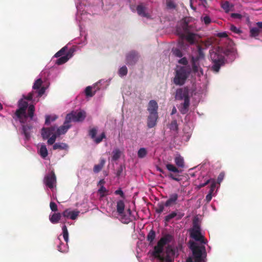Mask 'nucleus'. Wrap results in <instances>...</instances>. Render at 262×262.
<instances>
[{
	"mask_svg": "<svg viewBox=\"0 0 262 262\" xmlns=\"http://www.w3.org/2000/svg\"><path fill=\"white\" fill-rule=\"evenodd\" d=\"M217 36L221 38H226V41L224 46H219L209 51L212 63L211 68L215 72H218L221 67L225 64V56L233 60L235 59L237 54L233 41L228 38V34L226 32L219 33Z\"/></svg>",
	"mask_w": 262,
	"mask_h": 262,
	"instance_id": "nucleus-1",
	"label": "nucleus"
},
{
	"mask_svg": "<svg viewBox=\"0 0 262 262\" xmlns=\"http://www.w3.org/2000/svg\"><path fill=\"white\" fill-rule=\"evenodd\" d=\"M173 240L172 235L166 234L163 236L154 248L153 256L160 262H173L176 249L169 245Z\"/></svg>",
	"mask_w": 262,
	"mask_h": 262,
	"instance_id": "nucleus-2",
	"label": "nucleus"
},
{
	"mask_svg": "<svg viewBox=\"0 0 262 262\" xmlns=\"http://www.w3.org/2000/svg\"><path fill=\"white\" fill-rule=\"evenodd\" d=\"M18 108L13 116L14 119H18L21 124L27 122L28 119L33 120L35 112L34 105L28 106V102L21 99L18 101Z\"/></svg>",
	"mask_w": 262,
	"mask_h": 262,
	"instance_id": "nucleus-3",
	"label": "nucleus"
},
{
	"mask_svg": "<svg viewBox=\"0 0 262 262\" xmlns=\"http://www.w3.org/2000/svg\"><path fill=\"white\" fill-rule=\"evenodd\" d=\"M174 98L176 100H184V102L180 103L178 107L182 114H186L188 112L190 106L189 89L187 87L178 89L176 90Z\"/></svg>",
	"mask_w": 262,
	"mask_h": 262,
	"instance_id": "nucleus-4",
	"label": "nucleus"
},
{
	"mask_svg": "<svg viewBox=\"0 0 262 262\" xmlns=\"http://www.w3.org/2000/svg\"><path fill=\"white\" fill-rule=\"evenodd\" d=\"M190 73V69L188 67H182L176 71L173 82L178 85H183Z\"/></svg>",
	"mask_w": 262,
	"mask_h": 262,
	"instance_id": "nucleus-5",
	"label": "nucleus"
},
{
	"mask_svg": "<svg viewBox=\"0 0 262 262\" xmlns=\"http://www.w3.org/2000/svg\"><path fill=\"white\" fill-rule=\"evenodd\" d=\"M189 248L192 252L194 260L196 262H202L203 252L205 253V247L204 246H200L194 242H189Z\"/></svg>",
	"mask_w": 262,
	"mask_h": 262,
	"instance_id": "nucleus-6",
	"label": "nucleus"
},
{
	"mask_svg": "<svg viewBox=\"0 0 262 262\" xmlns=\"http://www.w3.org/2000/svg\"><path fill=\"white\" fill-rule=\"evenodd\" d=\"M86 117V113L84 111H73L67 115L66 118L67 121L70 123L71 122H82Z\"/></svg>",
	"mask_w": 262,
	"mask_h": 262,
	"instance_id": "nucleus-7",
	"label": "nucleus"
},
{
	"mask_svg": "<svg viewBox=\"0 0 262 262\" xmlns=\"http://www.w3.org/2000/svg\"><path fill=\"white\" fill-rule=\"evenodd\" d=\"M191 26L189 25L187 23L185 22L183 25V28L184 32L187 34L186 35L182 34V37L185 38L191 44L194 42L195 39V34L193 33H190V29Z\"/></svg>",
	"mask_w": 262,
	"mask_h": 262,
	"instance_id": "nucleus-8",
	"label": "nucleus"
},
{
	"mask_svg": "<svg viewBox=\"0 0 262 262\" xmlns=\"http://www.w3.org/2000/svg\"><path fill=\"white\" fill-rule=\"evenodd\" d=\"M136 10L139 16L147 18H150V14L146 4L143 3L139 4L137 6Z\"/></svg>",
	"mask_w": 262,
	"mask_h": 262,
	"instance_id": "nucleus-9",
	"label": "nucleus"
},
{
	"mask_svg": "<svg viewBox=\"0 0 262 262\" xmlns=\"http://www.w3.org/2000/svg\"><path fill=\"white\" fill-rule=\"evenodd\" d=\"M43 182L49 188H53L55 184L56 183V178L55 173L52 171L49 174L46 176L44 178Z\"/></svg>",
	"mask_w": 262,
	"mask_h": 262,
	"instance_id": "nucleus-10",
	"label": "nucleus"
},
{
	"mask_svg": "<svg viewBox=\"0 0 262 262\" xmlns=\"http://www.w3.org/2000/svg\"><path fill=\"white\" fill-rule=\"evenodd\" d=\"M190 236L195 241L200 242L202 244H205L207 241L204 236L201 233V229H190Z\"/></svg>",
	"mask_w": 262,
	"mask_h": 262,
	"instance_id": "nucleus-11",
	"label": "nucleus"
},
{
	"mask_svg": "<svg viewBox=\"0 0 262 262\" xmlns=\"http://www.w3.org/2000/svg\"><path fill=\"white\" fill-rule=\"evenodd\" d=\"M192 71L199 76L203 75V71L200 66L199 57H192L191 59Z\"/></svg>",
	"mask_w": 262,
	"mask_h": 262,
	"instance_id": "nucleus-12",
	"label": "nucleus"
},
{
	"mask_svg": "<svg viewBox=\"0 0 262 262\" xmlns=\"http://www.w3.org/2000/svg\"><path fill=\"white\" fill-rule=\"evenodd\" d=\"M97 133V129L96 128L94 127L92 129H91L89 130V135L90 136L91 139L93 140V141L95 142L96 144H99L100 143L102 140L104 138H105V134L104 132H103L101 135L98 137H96V135Z\"/></svg>",
	"mask_w": 262,
	"mask_h": 262,
	"instance_id": "nucleus-13",
	"label": "nucleus"
},
{
	"mask_svg": "<svg viewBox=\"0 0 262 262\" xmlns=\"http://www.w3.org/2000/svg\"><path fill=\"white\" fill-rule=\"evenodd\" d=\"M42 84V81L41 78L37 79L33 85V89L34 90H37L36 93H37L36 97H41L45 92L46 88L44 86L41 87Z\"/></svg>",
	"mask_w": 262,
	"mask_h": 262,
	"instance_id": "nucleus-14",
	"label": "nucleus"
},
{
	"mask_svg": "<svg viewBox=\"0 0 262 262\" xmlns=\"http://www.w3.org/2000/svg\"><path fill=\"white\" fill-rule=\"evenodd\" d=\"M139 58L138 53L135 51H131L126 56V64L128 65H134Z\"/></svg>",
	"mask_w": 262,
	"mask_h": 262,
	"instance_id": "nucleus-15",
	"label": "nucleus"
},
{
	"mask_svg": "<svg viewBox=\"0 0 262 262\" xmlns=\"http://www.w3.org/2000/svg\"><path fill=\"white\" fill-rule=\"evenodd\" d=\"M30 121L31 120L28 119L27 122L21 124L23 133L24 134L25 138L27 140H29L30 138L31 130L33 127L32 125L30 123L28 124V123L30 122Z\"/></svg>",
	"mask_w": 262,
	"mask_h": 262,
	"instance_id": "nucleus-16",
	"label": "nucleus"
},
{
	"mask_svg": "<svg viewBox=\"0 0 262 262\" xmlns=\"http://www.w3.org/2000/svg\"><path fill=\"white\" fill-rule=\"evenodd\" d=\"M179 198L178 194L172 193L169 194L168 199L165 202V206L166 207H170L173 205H176Z\"/></svg>",
	"mask_w": 262,
	"mask_h": 262,
	"instance_id": "nucleus-17",
	"label": "nucleus"
},
{
	"mask_svg": "<svg viewBox=\"0 0 262 262\" xmlns=\"http://www.w3.org/2000/svg\"><path fill=\"white\" fill-rule=\"evenodd\" d=\"M70 123L69 121H67V118H66L63 125L58 128L56 130L57 135L60 136L61 135L64 134L65 133H66L68 130L71 126Z\"/></svg>",
	"mask_w": 262,
	"mask_h": 262,
	"instance_id": "nucleus-18",
	"label": "nucleus"
},
{
	"mask_svg": "<svg viewBox=\"0 0 262 262\" xmlns=\"http://www.w3.org/2000/svg\"><path fill=\"white\" fill-rule=\"evenodd\" d=\"M158 105L155 100H150L148 105L147 110L150 114H158Z\"/></svg>",
	"mask_w": 262,
	"mask_h": 262,
	"instance_id": "nucleus-19",
	"label": "nucleus"
},
{
	"mask_svg": "<svg viewBox=\"0 0 262 262\" xmlns=\"http://www.w3.org/2000/svg\"><path fill=\"white\" fill-rule=\"evenodd\" d=\"M158 114H150L147 118V126L149 128L154 127L157 124Z\"/></svg>",
	"mask_w": 262,
	"mask_h": 262,
	"instance_id": "nucleus-20",
	"label": "nucleus"
},
{
	"mask_svg": "<svg viewBox=\"0 0 262 262\" xmlns=\"http://www.w3.org/2000/svg\"><path fill=\"white\" fill-rule=\"evenodd\" d=\"M174 160L176 165L178 166V168H183L184 167V160L183 157H182L181 155H177L175 157Z\"/></svg>",
	"mask_w": 262,
	"mask_h": 262,
	"instance_id": "nucleus-21",
	"label": "nucleus"
},
{
	"mask_svg": "<svg viewBox=\"0 0 262 262\" xmlns=\"http://www.w3.org/2000/svg\"><path fill=\"white\" fill-rule=\"evenodd\" d=\"M105 160L104 158L100 159V163L98 164L95 165L93 168V171L95 173H98L100 172L104 166Z\"/></svg>",
	"mask_w": 262,
	"mask_h": 262,
	"instance_id": "nucleus-22",
	"label": "nucleus"
},
{
	"mask_svg": "<svg viewBox=\"0 0 262 262\" xmlns=\"http://www.w3.org/2000/svg\"><path fill=\"white\" fill-rule=\"evenodd\" d=\"M61 217V214L60 213H54L50 215L49 219L52 224H57L59 222Z\"/></svg>",
	"mask_w": 262,
	"mask_h": 262,
	"instance_id": "nucleus-23",
	"label": "nucleus"
},
{
	"mask_svg": "<svg viewBox=\"0 0 262 262\" xmlns=\"http://www.w3.org/2000/svg\"><path fill=\"white\" fill-rule=\"evenodd\" d=\"M38 153L42 158L45 159L48 155V151L46 146L44 144H41L38 151Z\"/></svg>",
	"mask_w": 262,
	"mask_h": 262,
	"instance_id": "nucleus-24",
	"label": "nucleus"
},
{
	"mask_svg": "<svg viewBox=\"0 0 262 262\" xmlns=\"http://www.w3.org/2000/svg\"><path fill=\"white\" fill-rule=\"evenodd\" d=\"M125 205L123 201L120 200L117 203V211L118 214L122 215L124 211Z\"/></svg>",
	"mask_w": 262,
	"mask_h": 262,
	"instance_id": "nucleus-25",
	"label": "nucleus"
},
{
	"mask_svg": "<svg viewBox=\"0 0 262 262\" xmlns=\"http://www.w3.org/2000/svg\"><path fill=\"white\" fill-rule=\"evenodd\" d=\"M41 134L44 140L48 139L53 133L47 128L43 127L41 129Z\"/></svg>",
	"mask_w": 262,
	"mask_h": 262,
	"instance_id": "nucleus-26",
	"label": "nucleus"
},
{
	"mask_svg": "<svg viewBox=\"0 0 262 262\" xmlns=\"http://www.w3.org/2000/svg\"><path fill=\"white\" fill-rule=\"evenodd\" d=\"M68 148V145L65 143H56L54 144L53 146V149L54 150L60 149H67Z\"/></svg>",
	"mask_w": 262,
	"mask_h": 262,
	"instance_id": "nucleus-27",
	"label": "nucleus"
},
{
	"mask_svg": "<svg viewBox=\"0 0 262 262\" xmlns=\"http://www.w3.org/2000/svg\"><path fill=\"white\" fill-rule=\"evenodd\" d=\"M166 167L169 171L173 172L174 173H179L182 172V170L179 169L178 168L176 167L174 165L171 164H166Z\"/></svg>",
	"mask_w": 262,
	"mask_h": 262,
	"instance_id": "nucleus-28",
	"label": "nucleus"
},
{
	"mask_svg": "<svg viewBox=\"0 0 262 262\" xmlns=\"http://www.w3.org/2000/svg\"><path fill=\"white\" fill-rule=\"evenodd\" d=\"M156 237V232L154 230H151L147 235V240L150 244L153 242Z\"/></svg>",
	"mask_w": 262,
	"mask_h": 262,
	"instance_id": "nucleus-29",
	"label": "nucleus"
},
{
	"mask_svg": "<svg viewBox=\"0 0 262 262\" xmlns=\"http://www.w3.org/2000/svg\"><path fill=\"white\" fill-rule=\"evenodd\" d=\"M138 157L139 158H144L147 154V150L145 148H140L138 151Z\"/></svg>",
	"mask_w": 262,
	"mask_h": 262,
	"instance_id": "nucleus-30",
	"label": "nucleus"
},
{
	"mask_svg": "<svg viewBox=\"0 0 262 262\" xmlns=\"http://www.w3.org/2000/svg\"><path fill=\"white\" fill-rule=\"evenodd\" d=\"M177 215L178 214L176 211H172L171 213L165 216L164 221L165 223H168L171 219L177 217Z\"/></svg>",
	"mask_w": 262,
	"mask_h": 262,
	"instance_id": "nucleus-31",
	"label": "nucleus"
},
{
	"mask_svg": "<svg viewBox=\"0 0 262 262\" xmlns=\"http://www.w3.org/2000/svg\"><path fill=\"white\" fill-rule=\"evenodd\" d=\"M62 230L63 238L64 241L66 242V243H68L69 240V233L67 226L66 225H64L62 227Z\"/></svg>",
	"mask_w": 262,
	"mask_h": 262,
	"instance_id": "nucleus-32",
	"label": "nucleus"
},
{
	"mask_svg": "<svg viewBox=\"0 0 262 262\" xmlns=\"http://www.w3.org/2000/svg\"><path fill=\"white\" fill-rule=\"evenodd\" d=\"M59 136V135H57V133L56 132L54 134H53L51 137H49L48 138L47 143L49 145H52L54 143V142L56 141V139L57 137Z\"/></svg>",
	"mask_w": 262,
	"mask_h": 262,
	"instance_id": "nucleus-33",
	"label": "nucleus"
},
{
	"mask_svg": "<svg viewBox=\"0 0 262 262\" xmlns=\"http://www.w3.org/2000/svg\"><path fill=\"white\" fill-rule=\"evenodd\" d=\"M168 177L171 179L177 182H180L182 180L181 176L179 175V174H174L170 173L168 174Z\"/></svg>",
	"mask_w": 262,
	"mask_h": 262,
	"instance_id": "nucleus-34",
	"label": "nucleus"
},
{
	"mask_svg": "<svg viewBox=\"0 0 262 262\" xmlns=\"http://www.w3.org/2000/svg\"><path fill=\"white\" fill-rule=\"evenodd\" d=\"M250 33L252 37H256L259 35L260 30L258 28L254 27L250 29Z\"/></svg>",
	"mask_w": 262,
	"mask_h": 262,
	"instance_id": "nucleus-35",
	"label": "nucleus"
},
{
	"mask_svg": "<svg viewBox=\"0 0 262 262\" xmlns=\"http://www.w3.org/2000/svg\"><path fill=\"white\" fill-rule=\"evenodd\" d=\"M68 60L67 56H63L59 57L58 59L56 61V63L58 65H61L66 63Z\"/></svg>",
	"mask_w": 262,
	"mask_h": 262,
	"instance_id": "nucleus-36",
	"label": "nucleus"
},
{
	"mask_svg": "<svg viewBox=\"0 0 262 262\" xmlns=\"http://www.w3.org/2000/svg\"><path fill=\"white\" fill-rule=\"evenodd\" d=\"M68 48L67 46H64L61 48L59 51H58L54 55L55 57H59L63 56L65 52L67 51Z\"/></svg>",
	"mask_w": 262,
	"mask_h": 262,
	"instance_id": "nucleus-37",
	"label": "nucleus"
},
{
	"mask_svg": "<svg viewBox=\"0 0 262 262\" xmlns=\"http://www.w3.org/2000/svg\"><path fill=\"white\" fill-rule=\"evenodd\" d=\"M169 128L170 130L177 131L178 130V125L176 120H172L169 124Z\"/></svg>",
	"mask_w": 262,
	"mask_h": 262,
	"instance_id": "nucleus-38",
	"label": "nucleus"
},
{
	"mask_svg": "<svg viewBox=\"0 0 262 262\" xmlns=\"http://www.w3.org/2000/svg\"><path fill=\"white\" fill-rule=\"evenodd\" d=\"M80 211L77 210L71 211L70 219L72 220H76L79 215Z\"/></svg>",
	"mask_w": 262,
	"mask_h": 262,
	"instance_id": "nucleus-39",
	"label": "nucleus"
},
{
	"mask_svg": "<svg viewBox=\"0 0 262 262\" xmlns=\"http://www.w3.org/2000/svg\"><path fill=\"white\" fill-rule=\"evenodd\" d=\"M191 229H201L198 219L194 218L193 220L192 228Z\"/></svg>",
	"mask_w": 262,
	"mask_h": 262,
	"instance_id": "nucleus-40",
	"label": "nucleus"
},
{
	"mask_svg": "<svg viewBox=\"0 0 262 262\" xmlns=\"http://www.w3.org/2000/svg\"><path fill=\"white\" fill-rule=\"evenodd\" d=\"M158 207L156 209V212L157 213L161 214L164 210L165 204H163L162 203H158L157 205Z\"/></svg>",
	"mask_w": 262,
	"mask_h": 262,
	"instance_id": "nucleus-41",
	"label": "nucleus"
},
{
	"mask_svg": "<svg viewBox=\"0 0 262 262\" xmlns=\"http://www.w3.org/2000/svg\"><path fill=\"white\" fill-rule=\"evenodd\" d=\"M113 155L112 159L113 160H118L120 157V151L118 149L114 150L113 152Z\"/></svg>",
	"mask_w": 262,
	"mask_h": 262,
	"instance_id": "nucleus-42",
	"label": "nucleus"
},
{
	"mask_svg": "<svg viewBox=\"0 0 262 262\" xmlns=\"http://www.w3.org/2000/svg\"><path fill=\"white\" fill-rule=\"evenodd\" d=\"M85 95L87 97H92L94 95L95 93L92 92V87L90 86H87L85 90Z\"/></svg>",
	"mask_w": 262,
	"mask_h": 262,
	"instance_id": "nucleus-43",
	"label": "nucleus"
},
{
	"mask_svg": "<svg viewBox=\"0 0 262 262\" xmlns=\"http://www.w3.org/2000/svg\"><path fill=\"white\" fill-rule=\"evenodd\" d=\"M57 118V117L56 116H50L49 115L46 116V121H45V124L47 125H49L51 121H55Z\"/></svg>",
	"mask_w": 262,
	"mask_h": 262,
	"instance_id": "nucleus-44",
	"label": "nucleus"
},
{
	"mask_svg": "<svg viewBox=\"0 0 262 262\" xmlns=\"http://www.w3.org/2000/svg\"><path fill=\"white\" fill-rule=\"evenodd\" d=\"M198 55L196 57H199V60L200 58H203L204 57V53L203 52V49L202 48L201 46H198Z\"/></svg>",
	"mask_w": 262,
	"mask_h": 262,
	"instance_id": "nucleus-45",
	"label": "nucleus"
},
{
	"mask_svg": "<svg viewBox=\"0 0 262 262\" xmlns=\"http://www.w3.org/2000/svg\"><path fill=\"white\" fill-rule=\"evenodd\" d=\"M119 74L121 76H124L127 74V69L125 66L121 67L119 71Z\"/></svg>",
	"mask_w": 262,
	"mask_h": 262,
	"instance_id": "nucleus-46",
	"label": "nucleus"
},
{
	"mask_svg": "<svg viewBox=\"0 0 262 262\" xmlns=\"http://www.w3.org/2000/svg\"><path fill=\"white\" fill-rule=\"evenodd\" d=\"M222 7L226 12H228L230 9V3L228 1H226L222 4Z\"/></svg>",
	"mask_w": 262,
	"mask_h": 262,
	"instance_id": "nucleus-47",
	"label": "nucleus"
},
{
	"mask_svg": "<svg viewBox=\"0 0 262 262\" xmlns=\"http://www.w3.org/2000/svg\"><path fill=\"white\" fill-rule=\"evenodd\" d=\"M173 54L178 57H182L183 53L179 49H174L172 50Z\"/></svg>",
	"mask_w": 262,
	"mask_h": 262,
	"instance_id": "nucleus-48",
	"label": "nucleus"
},
{
	"mask_svg": "<svg viewBox=\"0 0 262 262\" xmlns=\"http://www.w3.org/2000/svg\"><path fill=\"white\" fill-rule=\"evenodd\" d=\"M35 94H36V92L32 91L29 93L27 96H24L23 97L25 99L31 101L32 100L33 97H34Z\"/></svg>",
	"mask_w": 262,
	"mask_h": 262,
	"instance_id": "nucleus-49",
	"label": "nucleus"
},
{
	"mask_svg": "<svg viewBox=\"0 0 262 262\" xmlns=\"http://www.w3.org/2000/svg\"><path fill=\"white\" fill-rule=\"evenodd\" d=\"M230 30L233 33H236V34H240L241 33H242V31L237 28L236 27H235V26L232 25L230 26Z\"/></svg>",
	"mask_w": 262,
	"mask_h": 262,
	"instance_id": "nucleus-50",
	"label": "nucleus"
},
{
	"mask_svg": "<svg viewBox=\"0 0 262 262\" xmlns=\"http://www.w3.org/2000/svg\"><path fill=\"white\" fill-rule=\"evenodd\" d=\"M211 186L209 190V192L213 193L215 187H216V182L214 179H210Z\"/></svg>",
	"mask_w": 262,
	"mask_h": 262,
	"instance_id": "nucleus-51",
	"label": "nucleus"
},
{
	"mask_svg": "<svg viewBox=\"0 0 262 262\" xmlns=\"http://www.w3.org/2000/svg\"><path fill=\"white\" fill-rule=\"evenodd\" d=\"M50 207L52 211H56L58 210L57 205L55 202H51L50 203Z\"/></svg>",
	"mask_w": 262,
	"mask_h": 262,
	"instance_id": "nucleus-52",
	"label": "nucleus"
},
{
	"mask_svg": "<svg viewBox=\"0 0 262 262\" xmlns=\"http://www.w3.org/2000/svg\"><path fill=\"white\" fill-rule=\"evenodd\" d=\"M74 52H75V49L73 48H71L67 52V54L64 56H67V57L68 58V60H69L70 58H71L73 56Z\"/></svg>",
	"mask_w": 262,
	"mask_h": 262,
	"instance_id": "nucleus-53",
	"label": "nucleus"
},
{
	"mask_svg": "<svg viewBox=\"0 0 262 262\" xmlns=\"http://www.w3.org/2000/svg\"><path fill=\"white\" fill-rule=\"evenodd\" d=\"M106 189L103 186H102L98 190V192L101 194V197L104 196V194L103 193L106 192Z\"/></svg>",
	"mask_w": 262,
	"mask_h": 262,
	"instance_id": "nucleus-54",
	"label": "nucleus"
},
{
	"mask_svg": "<svg viewBox=\"0 0 262 262\" xmlns=\"http://www.w3.org/2000/svg\"><path fill=\"white\" fill-rule=\"evenodd\" d=\"M224 176H225V174L223 172H221L219 174V175L217 177V179L218 184H220L221 182L224 179Z\"/></svg>",
	"mask_w": 262,
	"mask_h": 262,
	"instance_id": "nucleus-55",
	"label": "nucleus"
},
{
	"mask_svg": "<svg viewBox=\"0 0 262 262\" xmlns=\"http://www.w3.org/2000/svg\"><path fill=\"white\" fill-rule=\"evenodd\" d=\"M71 211L67 209H66L63 212H62V215L64 217L69 218L70 215Z\"/></svg>",
	"mask_w": 262,
	"mask_h": 262,
	"instance_id": "nucleus-56",
	"label": "nucleus"
},
{
	"mask_svg": "<svg viewBox=\"0 0 262 262\" xmlns=\"http://www.w3.org/2000/svg\"><path fill=\"white\" fill-rule=\"evenodd\" d=\"M231 16L232 18H237V19H241L242 17V16L241 14H240L239 13H232L231 14Z\"/></svg>",
	"mask_w": 262,
	"mask_h": 262,
	"instance_id": "nucleus-57",
	"label": "nucleus"
},
{
	"mask_svg": "<svg viewBox=\"0 0 262 262\" xmlns=\"http://www.w3.org/2000/svg\"><path fill=\"white\" fill-rule=\"evenodd\" d=\"M203 20L206 25H208L211 22V19L208 16H205L204 17Z\"/></svg>",
	"mask_w": 262,
	"mask_h": 262,
	"instance_id": "nucleus-58",
	"label": "nucleus"
},
{
	"mask_svg": "<svg viewBox=\"0 0 262 262\" xmlns=\"http://www.w3.org/2000/svg\"><path fill=\"white\" fill-rule=\"evenodd\" d=\"M179 62L183 65H186L188 63L186 58L183 57L179 60Z\"/></svg>",
	"mask_w": 262,
	"mask_h": 262,
	"instance_id": "nucleus-59",
	"label": "nucleus"
},
{
	"mask_svg": "<svg viewBox=\"0 0 262 262\" xmlns=\"http://www.w3.org/2000/svg\"><path fill=\"white\" fill-rule=\"evenodd\" d=\"M167 6L168 8H170V9L174 8L175 7H176V6H175L174 4L173 3V2H172L171 1L168 2L167 3Z\"/></svg>",
	"mask_w": 262,
	"mask_h": 262,
	"instance_id": "nucleus-60",
	"label": "nucleus"
},
{
	"mask_svg": "<svg viewBox=\"0 0 262 262\" xmlns=\"http://www.w3.org/2000/svg\"><path fill=\"white\" fill-rule=\"evenodd\" d=\"M115 193L116 194L120 195L121 197H124V193L121 189H119L115 191Z\"/></svg>",
	"mask_w": 262,
	"mask_h": 262,
	"instance_id": "nucleus-61",
	"label": "nucleus"
},
{
	"mask_svg": "<svg viewBox=\"0 0 262 262\" xmlns=\"http://www.w3.org/2000/svg\"><path fill=\"white\" fill-rule=\"evenodd\" d=\"M212 194L210 192H209L208 194L206 196V200L207 202H209L212 199Z\"/></svg>",
	"mask_w": 262,
	"mask_h": 262,
	"instance_id": "nucleus-62",
	"label": "nucleus"
},
{
	"mask_svg": "<svg viewBox=\"0 0 262 262\" xmlns=\"http://www.w3.org/2000/svg\"><path fill=\"white\" fill-rule=\"evenodd\" d=\"M210 181H211V180H210V179L207 180L205 183L200 184L199 185V187L202 188V187H205V186H206L207 184H208L210 183Z\"/></svg>",
	"mask_w": 262,
	"mask_h": 262,
	"instance_id": "nucleus-63",
	"label": "nucleus"
},
{
	"mask_svg": "<svg viewBox=\"0 0 262 262\" xmlns=\"http://www.w3.org/2000/svg\"><path fill=\"white\" fill-rule=\"evenodd\" d=\"M121 221L123 223L127 224L130 222V219L128 218H125V217H123L121 218Z\"/></svg>",
	"mask_w": 262,
	"mask_h": 262,
	"instance_id": "nucleus-64",
	"label": "nucleus"
}]
</instances>
